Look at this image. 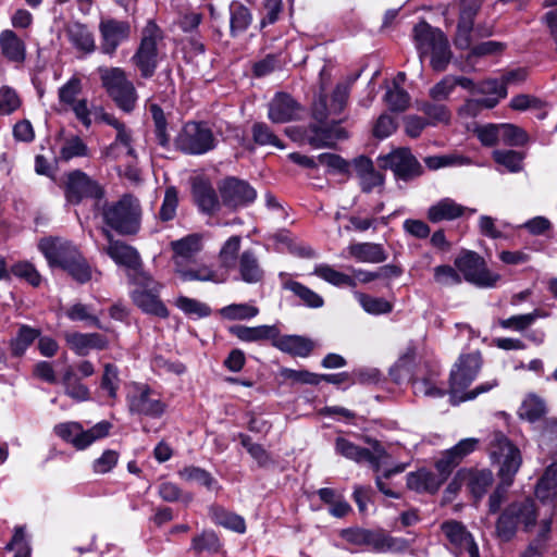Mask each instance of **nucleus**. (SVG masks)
<instances>
[{
	"mask_svg": "<svg viewBox=\"0 0 557 557\" xmlns=\"http://www.w3.org/2000/svg\"><path fill=\"white\" fill-rule=\"evenodd\" d=\"M482 1L483 0H462L460 4V14L454 44L458 49H470L468 59L472 57L497 55L505 50V45L495 40L471 46L473 32L480 36H490L493 33L492 26L484 28L478 25L476 28L473 29L474 17L481 9Z\"/></svg>",
	"mask_w": 557,
	"mask_h": 557,
	"instance_id": "obj_1",
	"label": "nucleus"
},
{
	"mask_svg": "<svg viewBox=\"0 0 557 557\" xmlns=\"http://www.w3.org/2000/svg\"><path fill=\"white\" fill-rule=\"evenodd\" d=\"M39 250L50 267H60L73 278L85 283L91 277V268L75 246L60 238H44L39 242Z\"/></svg>",
	"mask_w": 557,
	"mask_h": 557,
	"instance_id": "obj_2",
	"label": "nucleus"
},
{
	"mask_svg": "<svg viewBox=\"0 0 557 557\" xmlns=\"http://www.w3.org/2000/svg\"><path fill=\"white\" fill-rule=\"evenodd\" d=\"M412 38L421 60L430 58V64L435 71L447 67L453 53L446 35L440 28L421 21L414 25Z\"/></svg>",
	"mask_w": 557,
	"mask_h": 557,
	"instance_id": "obj_3",
	"label": "nucleus"
},
{
	"mask_svg": "<svg viewBox=\"0 0 557 557\" xmlns=\"http://www.w3.org/2000/svg\"><path fill=\"white\" fill-rule=\"evenodd\" d=\"M537 518L539 508L532 498L513 500L500 511L495 523L496 535L505 543L510 542L517 535L519 525L525 533L532 532Z\"/></svg>",
	"mask_w": 557,
	"mask_h": 557,
	"instance_id": "obj_4",
	"label": "nucleus"
},
{
	"mask_svg": "<svg viewBox=\"0 0 557 557\" xmlns=\"http://www.w3.org/2000/svg\"><path fill=\"white\" fill-rule=\"evenodd\" d=\"M491 444V459L493 463L498 465V482L512 485L522 465L520 449L503 432H496Z\"/></svg>",
	"mask_w": 557,
	"mask_h": 557,
	"instance_id": "obj_5",
	"label": "nucleus"
},
{
	"mask_svg": "<svg viewBox=\"0 0 557 557\" xmlns=\"http://www.w3.org/2000/svg\"><path fill=\"white\" fill-rule=\"evenodd\" d=\"M108 225L121 234H135L140 227L141 208L138 199L131 195L123 196L103 212Z\"/></svg>",
	"mask_w": 557,
	"mask_h": 557,
	"instance_id": "obj_6",
	"label": "nucleus"
},
{
	"mask_svg": "<svg viewBox=\"0 0 557 557\" xmlns=\"http://www.w3.org/2000/svg\"><path fill=\"white\" fill-rule=\"evenodd\" d=\"M455 265L467 282L481 288L496 287L502 280V275L490 270L485 260L473 251L456 258Z\"/></svg>",
	"mask_w": 557,
	"mask_h": 557,
	"instance_id": "obj_7",
	"label": "nucleus"
},
{
	"mask_svg": "<svg viewBox=\"0 0 557 557\" xmlns=\"http://www.w3.org/2000/svg\"><path fill=\"white\" fill-rule=\"evenodd\" d=\"M132 388L126 394V405L129 414L144 416L151 419H159L164 414L166 404L160 398H152L154 392L150 385L134 382Z\"/></svg>",
	"mask_w": 557,
	"mask_h": 557,
	"instance_id": "obj_8",
	"label": "nucleus"
},
{
	"mask_svg": "<svg viewBox=\"0 0 557 557\" xmlns=\"http://www.w3.org/2000/svg\"><path fill=\"white\" fill-rule=\"evenodd\" d=\"M482 366L480 352L460 355L449 374V395L450 401L466 393L465 391L476 379Z\"/></svg>",
	"mask_w": 557,
	"mask_h": 557,
	"instance_id": "obj_9",
	"label": "nucleus"
},
{
	"mask_svg": "<svg viewBox=\"0 0 557 557\" xmlns=\"http://www.w3.org/2000/svg\"><path fill=\"white\" fill-rule=\"evenodd\" d=\"M160 40L161 32L159 27L149 22L143 30L140 45L133 57V61L143 77H151L157 69Z\"/></svg>",
	"mask_w": 557,
	"mask_h": 557,
	"instance_id": "obj_10",
	"label": "nucleus"
},
{
	"mask_svg": "<svg viewBox=\"0 0 557 557\" xmlns=\"http://www.w3.org/2000/svg\"><path fill=\"white\" fill-rule=\"evenodd\" d=\"M175 144L185 153L202 154L215 147V138L206 124L188 122L182 128Z\"/></svg>",
	"mask_w": 557,
	"mask_h": 557,
	"instance_id": "obj_11",
	"label": "nucleus"
},
{
	"mask_svg": "<svg viewBox=\"0 0 557 557\" xmlns=\"http://www.w3.org/2000/svg\"><path fill=\"white\" fill-rule=\"evenodd\" d=\"M218 188L222 206L232 210L251 203L257 197L256 190L247 182L236 177L224 178Z\"/></svg>",
	"mask_w": 557,
	"mask_h": 557,
	"instance_id": "obj_12",
	"label": "nucleus"
},
{
	"mask_svg": "<svg viewBox=\"0 0 557 557\" xmlns=\"http://www.w3.org/2000/svg\"><path fill=\"white\" fill-rule=\"evenodd\" d=\"M441 530L457 557L463 553H468L469 557H480L479 546L472 533L461 521L446 520L441 524Z\"/></svg>",
	"mask_w": 557,
	"mask_h": 557,
	"instance_id": "obj_13",
	"label": "nucleus"
},
{
	"mask_svg": "<svg viewBox=\"0 0 557 557\" xmlns=\"http://www.w3.org/2000/svg\"><path fill=\"white\" fill-rule=\"evenodd\" d=\"M381 166L393 171L397 178L408 181L422 174V166L409 149L399 148L382 157Z\"/></svg>",
	"mask_w": 557,
	"mask_h": 557,
	"instance_id": "obj_14",
	"label": "nucleus"
},
{
	"mask_svg": "<svg viewBox=\"0 0 557 557\" xmlns=\"http://www.w3.org/2000/svg\"><path fill=\"white\" fill-rule=\"evenodd\" d=\"M82 92V79L72 76L59 88V101L64 108H71L75 116L86 126H90V112L86 99H79Z\"/></svg>",
	"mask_w": 557,
	"mask_h": 557,
	"instance_id": "obj_15",
	"label": "nucleus"
},
{
	"mask_svg": "<svg viewBox=\"0 0 557 557\" xmlns=\"http://www.w3.org/2000/svg\"><path fill=\"white\" fill-rule=\"evenodd\" d=\"M65 197L69 202L77 205L85 198H101L102 189L84 172L73 171L66 176Z\"/></svg>",
	"mask_w": 557,
	"mask_h": 557,
	"instance_id": "obj_16",
	"label": "nucleus"
},
{
	"mask_svg": "<svg viewBox=\"0 0 557 557\" xmlns=\"http://www.w3.org/2000/svg\"><path fill=\"white\" fill-rule=\"evenodd\" d=\"M99 32L102 52L112 55L117 47L129 37L131 26L124 21L107 18L100 22Z\"/></svg>",
	"mask_w": 557,
	"mask_h": 557,
	"instance_id": "obj_17",
	"label": "nucleus"
},
{
	"mask_svg": "<svg viewBox=\"0 0 557 557\" xmlns=\"http://www.w3.org/2000/svg\"><path fill=\"white\" fill-rule=\"evenodd\" d=\"M475 211V209L462 206L453 198L445 197L430 206L426 218L432 223H440L443 221H454L462 216H470L474 214Z\"/></svg>",
	"mask_w": 557,
	"mask_h": 557,
	"instance_id": "obj_18",
	"label": "nucleus"
},
{
	"mask_svg": "<svg viewBox=\"0 0 557 557\" xmlns=\"http://www.w3.org/2000/svg\"><path fill=\"white\" fill-rule=\"evenodd\" d=\"M64 339L70 349L77 356L85 357L90 350H104L109 339L100 333L65 332Z\"/></svg>",
	"mask_w": 557,
	"mask_h": 557,
	"instance_id": "obj_19",
	"label": "nucleus"
},
{
	"mask_svg": "<svg viewBox=\"0 0 557 557\" xmlns=\"http://www.w3.org/2000/svg\"><path fill=\"white\" fill-rule=\"evenodd\" d=\"M383 531V528L367 529L362 527H350L343 529L339 532V536L348 544L364 547L369 552L380 554Z\"/></svg>",
	"mask_w": 557,
	"mask_h": 557,
	"instance_id": "obj_20",
	"label": "nucleus"
},
{
	"mask_svg": "<svg viewBox=\"0 0 557 557\" xmlns=\"http://www.w3.org/2000/svg\"><path fill=\"white\" fill-rule=\"evenodd\" d=\"M176 272L185 281L223 283L227 280V271L224 268H212L195 260L176 269Z\"/></svg>",
	"mask_w": 557,
	"mask_h": 557,
	"instance_id": "obj_21",
	"label": "nucleus"
},
{
	"mask_svg": "<svg viewBox=\"0 0 557 557\" xmlns=\"http://www.w3.org/2000/svg\"><path fill=\"white\" fill-rule=\"evenodd\" d=\"M273 347L292 357L307 358L314 350L315 344L311 338L302 335H281V331L278 330V335L275 342H273Z\"/></svg>",
	"mask_w": 557,
	"mask_h": 557,
	"instance_id": "obj_22",
	"label": "nucleus"
},
{
	"mask_svg": "<svg viewBox=\"0 0 557 557\" xmlns=\"http://www.w3.org/2000/svg\"><path fill=\"white\" fill-rule=\"evenodd\" d=\"M466 473V487L478 504L487 493L488 488L494 483V474L491 469L465 468Z\"/></svg>",
	"mask_w": 557,
	"mask_h": 557,
	"instance_id": "obj_23",
	"label": "nucleus"
},
{
	"mask_svg": "<svg viewBox=\"0 0 557 557\" xmlns=\"http://www.w3.org/2000/svg\"><path fill=\"white\" fill-rule=\"evenodd\" d=\"M174 251L175 269L194 260V257L202 249V236L190 234L171 243Z\"/></svg>",
	"mask_w": 557,
	"mask_h": 557,
	"instance_id": "obj_24",
	"label": "nucleus"
},
{
	"mask_svg": "<svg viewBox=\"0 0 557 557\" xmlns=\"http://www.w3.org/2000/svg\"><path fill=\"white\" fill-rule=\"evenodd\" d=\"M299 111V106L290 96L277 94L269 104V119L273 123H286L296 119Z\"/></svg>",
	"mask_w": 557,
	"mask_h": 557,
	"instance_id": "obj_25",
	"label": "nucleus"
},
{
	"mask_svg": "<svg viewBox=\"0 0 557 557\" xmlns=\"http://www.w3.org/2000/svg\"><path fill=\"white\" fill-rule=\"evenodd\" d=\"M208 512L211 521L215 525L223 527L224 529L238 534L246 533L247 525L243 516L233 512L219 504H212L209 507Z\"/></svg>",
	"mask_w": 557,
	"mask_h": 557,
	"instance_id": "obj_26",
	"label": "nucleus"
},
{
	"mask_svg": "<svg viewBox=\"0 0 557 557\" xmlns=\"http://www.w3.org/2000/svg\"><path fill=\"white\" fill-rule=\"evenodd\" d=\"M231 334L236 336L238 339L247 343L270 341L273 346V342L278 335V326L273 325H258V326H246V325H233L230 327Z\"/></svg>",
	"mask_w": 557,
	"mask_h": 557,
	"instance_id": "obj_27",
	"label": "nucleus"
},
{
	"mask_svg": "<svg viewBox=\"0 0 557 557\" xmlns=\"http://www.w3.org/2000/svg\"><path fill=\"white\" fill-rule=\"evenodd\" d=\"M102 233L109 242L106 252L115 263L127 268H136L138 265L139 256L134 248L119 240H113L111 233L104 228Z\"/></svg>",
	"mask_w": 557,
	"mask_h": 557,
	"instance_id": "obj_28",
	"label": "nucleus"
},
{
	"mask_svg": "<svg viewBox=\"0 0 557 557\" xmlns=\"http://www.w3.org/2000/svg\"><path fill=\"white\" fill-rule=\"evenodd\" d=\"M282 286L296 296L299 301L310 309H319L324 305L323 297L304 284L288 278L285 274H281Z\"/></svg>",
	"mask_w": 557,
	"mask_h": 557,
	"instance_id": "obj_29",
	"label": "nucleus"
},
{
	"mask_svg": "<svg viewBox=\"0 0 557 557\" xmlns=\"http://www.w3.org/2000/svg\"><path fill=\"white\" fill-rule=\"evenodd\" d=\"M237 270L242 281L256 284L263 280L264 271L255 252L245 250L238 258Z\"/></svg>",
	"mask_w": 557,
	"mask_h": 557,
	"instance_id": "obj_30",
	"label": "nucleus"
},
{
	"mask_svg": "<svg viewBox=\"0 0 557 557\" xmlns=\"http://www.w3.org/2000/svg\"><path fill=\"white\" fill-rule=\"evenodd\" d=\"M223 546L222 540L214 530H203L191 539L189 550L194 552L195 556L203 553L216 555L223 552Z\"/></svg>",
	"mask_w": 557,
	"mask_h": 557,
	"instance_id": "obj_31",
	"label": "nucleus"
},
{
	"mask_svg": "<svg viewBox=\"0 0 557 557\" xmlns=\"http://www.w3.org/2000/svg\"><path fill=\"white\" fill-rule=\"evenodd\" d=\"M417 347L410 343L405 352L399 356L397 361L389 369V376L396 384H400L405 379L410 377L416 364Z\"/></svg>",
	"mask_w": 557,
	"mask_h": 557,
	"instance_id": "obj_32",
	"label": "nucleus"
},
{
	"mask_svg": "<svg viewBox=\"0 0 557 557\" xmlns=\"http://www.w3.org/2000/svg\"><path fill=\"white\" fill-rule=\"evenodd\" d=\"M354 168L357 176L360 180V185L363 191H371L373 188L383 184V176L380 172L375 171L372 161L366 157H360L355 160Z\"/></svg>",
	"mask_w": 557,
	"mask_h": 557,
	"instance_id": "obj_33",
	"label": "nucleus"
},
{
	"mask_svg": "<svg viewBox=\"0 0 557 557\" xmlns=\"http://www.w3.org/2000/svg\"><path fill=\"white\" fill-rule=\"evenodd\" d=\"M347 252L359 262L380 263L386 259L383 247L373 243L351 244L347 247Z\"/></svg>",
	"mask_w": 557,
	"mask_h": 557,
	"instance_id": "obj_34",
	"label": "nucleus"
},
{
	"mask_svg": "<svg viewBox=\"0 0 557 557\" xmlns=\"http://www.w3.org/2000/svg\"><path fill=\"white\" fill-rule=\"evenodd\" d=\"M0 48L10 61L22 63L25 60L26 47L24 41L11 29L0 34Z\"/></svg>",
	"mask_w": 557,
	"mask_h": 557,
	"instance_id": "obj_35",
	"label": "nucleus"
},
{
	"mask_svg": "<svg viewBox=\"0 0 557 557\" xmlns=\"http://www.w3.org/2000/svg\"><path fill=\"white\" fill-rule=\"evenodd\" d=\"M193 195L203 212L213 213L222 206L214 189L205 181H197L193 184Z\"/></svg>",
	"mask_w": 557,
	"mask_h": 557,
	"instance_id": "obj_36",
	"label": "nucleus"
},
{
	"mask_svg": "<svg viewBox=\"0 0 557 557\" xmlns=\"http://www.w3.org/2000/svg\"><path fill=\"white\" fill-rule=\"evenodd\" d=\"M442 484L443 480H440L431 471L409 472L407 474V487L418 493L435 494Z\"/></svg>",
	"mask_w": 557,
	"mask_h": 557,
	"instance_id": "obj_37",
	"label": "nucleus"
},
{
	"mask_svg": "<svg viewBox=\"0 0 557 557\" xmlns=\"http://www.w3.org/2000/svg\"><path fill=\"white\" fill-rule=\"evenodd\" d=\"M313 275L336 287H356V280L327 263L317 264Z\"/></svg>",
	"mask_w": 557,
	"mask_h": 557,
	"instance_id": "obj_38",
	"label": "nucleus"
},
{
	"mask_svg": "<svg viewBox=\"0 0 557 557\" xmlns=\"http://www.w3.org/2000/svg\"><path fill=\"white\" fill-rule=\"evenodd\" d=\"M66 35L73 47L81 52L90 53L96 48L92 34L83 24H70L66 29Z\"/></svg>",
	"mask_w": 557,
	"mask_h": 557,
	"instance_id": "obj_39",
	"label": "nucleus"
},
{
	"mask_svg": "<svg viewBox=\"0 0 557 557\" xmlns=\"http://www.w3.org/2000/svg\"><path fill=\"white\" fill-rule=\"evenodd\" d=\"M181 479L187 482H196L208 491H220L219 481L206 469L197 466H186L178 471Z\"/></svg>",
	"mask_w": 557,
	"mask_h": 557,
	"instance_id": "obj_40",
	"label": "nucleus"
},
{
	"mask_svg": "<svg viewBox=\"0 0 557 557\" xmlns=\"http://www.w3.org/2000/svg\"><path fill=\"white\" fill-rule=\"evenodd\" d=\"M557 488V462L550 463L537 480L534 494L543 504L548 503Z\"/></svg>",
	"mask_w": 557,
	"mask_h": 557,
	"instance_id": "obj_41",
	"label": "nucleus"
},
{
	"mask_svg": "<svg viewBox=\"0 0 557 557\" xmlns=\"http://www.w3.org/2000/svg\"><path fill=\"white\" fill-rule=\"evenodd\" d=\"M62 384L65 394L76 401H87L90 399L89 388L81 382L72 367L65 369L62 376Z\"/></svg>",
	"mask_w": 557,
	"mask_h": 557,
	"instance_id": "obj_42",
	"label": "nucleus"
},
{
	"mask_svg": "<svg viewBox=\"0 0 557 557\" xmlns=\"http://www.w3.org/2000/svg\"><path fill=\"white\" fill-rule=\"evenodd\" d=\"M40 336V331L27 325H22L17 335L10 341L11 356L21 358L24 356L27 348Z\"/></svg>",
	"mask_w": 557,
	"mask_h": 557,
	"instance_id": "obj_43",
	"label": "nucleus"
},
{
	"mask_svg": "<svg viewBox=\"0 0 557 557\" xmlns=\"http://www.w3.org/2000/svg\"><path fill=\"white\" fill-rule=\"evenodd\" d=\"M335 453L357 463L363 462L364 457L371 456V450L369 448L358 446L342 436H338L335 440Z\"/></svg>",
	"mask_w": 557,
	"mask_h": 557,
	"instance_id": "obj_44",
	"label": "nucleus"
},
{
	"mask_svg": "<svg viewBox=\"0 0 557 557\" xmlns=\"http://www.w3.org/2000/svg\"><path fill=\"white\" fill-rule=\"evenodd\" d=\"M98 72L101 84L109 96H112L119 88H122L124 84L129 82L124 70L121 67H99Z\"/></svg>",
	"mask_w": 557,
	"mask_h": 557,
	"instance_id": "obj_45",
	"label": "nucleus"
},
{
	"mask_svg": "<svg viewBox=\"0 0 557 557\" xmlns=\"http://www.w3.org/2000/svg\"><path fill=\"white\" fill-rule=\"evenodd\" d=\"M112 428L113 424L110 421L102 420L88 430L83 429L79 438H76L77 444L84 449H86L96 441L108 437L110 435Z\"/></svg>",
	"mask_w": 557,
	"mask_h": 557,
	"instance_id": "obj_46",
	"label": "nucleus"
},
{
	"mask_svg": "<svg viewBox=\"0 0 557 557\" xmlns=\"http://www.w3.org/2000/svg\"><path fill=\"white\" fill-rule=\"evenodd\" d=\"M478 89L479 92L483 95L492 96V98H487L482 102L486 108L495 107L500 99H504L507 96V88L504 86L503 81L499 82L493 78L483 81L478 86Z\"/></svg>",
	"mask_w": 557,
	"mask_h": 557,
	"instance_id": "obj_47",
	"label": "nucleus"
},
{
	"mask_svg": "<svg viewBox=\"0 0 557 557\" xmlns=\"http://www.w3.org/2000/svg\"><path fill=\"white\" fill-rule=\"evenodd\" d=\"M546 414L545 403L536 395L525 398L519 409V416L529 422H536Z\"/></svg>",
	"mask_w": 557,
	"mask_h": 557,
	"instance_id": "obj_48",
	"label": "nucleus"
},
{
	"mask_svg": "<svg viewBox=\"0 0 557 557\" xmlns=\"http://www.w3.org/2000/svg\"><path fill=\"white\" fill-rule=\"evenodd\" d=\"M133 299L137 307L146 313H164L165 311L163 304L159 300L157 295L152 293V289H136L133 293Z\"/></svg>",
	"mask_w": 557,
	"mask_h": 557,
	"instance_id": "obj_49",
	"label": "nucleus"
},
{
	"mask_svg": "<svg viewBox=\"0 0 557 557\" xmlns=\"http://www.w3.org/2000/svg\"><path fill=\"white\" fill-rule=\"evenodd\" d=\"M347 132L338 124L321 129L311 138V144L315 147H332L338 140L346 139Z\"/></svg>",
	"mask_w": 557,
	"mask_h": 557,
	"instance_id": "obj_50",
	"label": "nucleus"
},
{
	"mask_svg": "<svg viewBox=\"0 0 557 557\" xmlns=\"http://www.w3.org/2000/svg\"><path fill=\"white\" fill-rule=\"evenodd\" d=\"M119 383L117 367L113 363H106L101 375L100 388L107 392L108 397L113 401L117 398Z\"/></svg>",
	"mask_w": 557,
	"mask_h": 557,
	"instance_id": "obj_51",
	"label": "nucleus"
},
{
	"mask_svg": "<svg viewBox=\"0 0 557 557\" xmlns=\"http://www.w3.org/2000/svg\"><path fill=\"white\" fill-rule=\"evenodd\" d=\"M158 495L168 503L183 502L188 505L193 500L191 493H183L182 488L173 482H162L159 484Z\"/></svg>",
	"mask_w": 557,
	"mask_h": 557,
	"instance_id": "obj_52",
	"label": "nucleus"
},
{
	"mask_svg": "<svg viewBox=\"0 0 557 557\" xmlns=\"http://www.w3.org/2000/svg\"><path fill=\"white\" fill-rule=\"evenodd\" d=\"M119 108L126 112H131L137 102L138 96L134 84L129 81L119 88L116 92L110 96Z\"/></svg>",
	"mask_w": 557,
	"mask_h": 557,
	"instance_id": "obj_53",
	"label": "nucleus"
},
{
	"mask_svg": "<svg viewBox=\"0 0 557 557\" xmlns=\"http://www.w3.org/2000/svg\"><path fill=\"white\" fill-rule=\"evenodd\" d=\"M240 248V237L232 236L222 246L219 253V268H224L227 272L235 264V259Z\"/></svg>",
	"mask_w": 557,
	"mask_h": 557,
	"instance_id": "obj_54",
	"label": "nucleus"
},
{
	"mask_svg": "<svg viewBox=\"0 0 557 557\" xmlns=\"http://www.w3.org/2000/svg\"><path fill=\"white\" fill-rule=\"evenodd\" d=\"M8 552L14 550V557H30L32 548L26 540L25 527L16 525L10 542L4 546Z\"/></svg>",
	"mask_w": 557,
	"mask_h": 557,
	"instance_id": "obj_55",
	"label": "nucleus"
},
{
	"mask_svg": "<svg viewBox=\"0 0 557 557\" xmlns=\"http://www.w3.org/2000/svg\"><path fill=\"white\" fill-rule=\"evenodd\" d=\"M494 161L504 166L508 172H519L522 170L523 154L513 150H495L493 152Z\"/></svg>",
	"mask_w": 557,
	"mask_h": 557,
	"instance_id": "obj_56",
	"label": "nucleus"
},
{
	"mask_svg": "<svg viewBox=\"0 0 557 557\" xmlns=\"http://www.w3.org/2000/svg\"><path fill=\"white\" fill-rule=\"evenodd\" d=\"M53 431L62 441L72 444L77 450H84L76 441V438H79L81 432H83V425L79 422L59 423L54 426Z\"/></svg>",
	"mask_w": 557,
	"mask_h": 557,
	"instance_id": "obj_57",
	"label": "nucleus"
},
{
	"mask_svg": "<svg viewBox=\"0 0 557 557\" xmlns=\"http://www.w3.org/2000/svg\"><path fill=\"white\" fill-rule=\"evenodd\" d=\"M500 144L507 146H523L528 143V134L513 124H499Z\"/></svg>",
	"mask_w": 557,
	"mask_h": 557,
	"instance_id": "obj_58",
	"label": "nucleus"
},
{
	"mask_svg": "<svg viewBox=\"0 0 557 557\" xmlns=\"http://www.w3.org/2000/svg\"><path fill=\"white\" fill-rule=\"evenodd\" d=\"M230 11L232 32H244L247 29L252 20L249 10L239 2H233L230 7Z\"/></svg>",
	"mask_w": 557,
	"mask_h": 557,
	"instance_id": "obj_59",
	"label": "nucleus"
},
{
	"mask_svg": "<svg viewBox=\"0 0 557 557\" xmlns=\"http://www.w3.org/2000/svg\"><path fill=\"white\" fill-rule=\"evenodd\" d=\"M412 542L413 540L392 536L386 530H384L380 545V554H404L410 548Z\"/></svg>",
	"mask_w": 557,
	"mask_h": 557,
	"instance_id": "obj_60",
	"label": "nucleus"
},
{
	"mask_svg": "<svg viewBox=\"0 0 557 557\" xmlns=\"http://www.w3.org/2000/svg\"><path fill=\"white\" fill-rule=\"evenodd\" d=\"M88 156V148L83 139L78 136L66 138L60 150V158L69 161L76 157Z\"/></svg>",
	"mask_w": 557,
	"mask_h": 557,
	"instance_id": "obj_61",
	"label": "nucleus"
},
{
	"mask_svg": "<svg viewBox=\"0 0 557 557\" xmlns=\"http://www.w3.org/2000/svg\"><path fill=\"white\" fill-rule=\"evenodd\" d=\"M128 139L125 144H117V135L115 136V140L106 148L103 156L108 160H121L124 158H135L134 148H133V138L132 134L128 131Z\"/></svg>",
	"mask_w": 557,
	"mask_h": 557,
	"instance_id": "obj_62",
	"label": "nucleus"
},
{
	"mask_svg": "<svg viewBox=\"0 0 557 557\" xmlns=\"http://www.w3.org/2000/svg\"><path fill=\"white\" fill-rule=\"evenodd\" d=\"M120 459L119 451L114 449H106L100 457L92 461L91 469L97 474H106L111 472L117 465Z\"/></svg>",
	"mask_w": 557,
	"mask_h": 557,
	"instance_id": "obj_63",
	"label": "nucleus"
},
{
	"mask_svg": "<svg viewBox=\"0 0 557 557\" xmlns=\"http://www.w3.org/2000/svg\"><path fill=\"white\" fill-rule=\"evenodd\" d=\"M356 298L368 313H388L393 309L392 305L382 298H373L361 293H357Z\"/></svg>",
	"mask_w": 557,
	"mask_h": 557,
	"instance_id": "obj_64",
	"label": "nucleus"
}]
</instances>
